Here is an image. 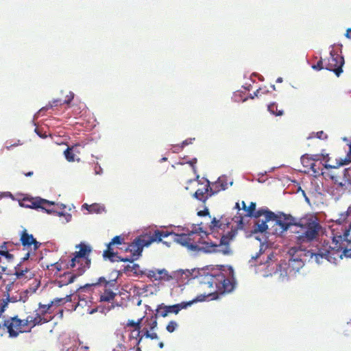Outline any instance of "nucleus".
<instances>
[{
	"label": "nucleus",
	"instance_id": "nucleus-4",
	"mask_svg": "<svg viewBox=\"0 0 351 351\" xmlns=\"http://www.w3.org/2000/svg\"><path fill=\"white\" fill-rule=\"evenodd\" d=\"M53 316L43 317L40 312L37 310L34 316L28 315L26 319H21L17 315L14 317H10L4 319L3 327L6 328V330L9 334V337L15 338L19 336L20 333L24 332L25 327L30 326V329L36 326L41 325L47 323L52 320Z\"/></svg>",
	"mask_w": 351,
	"mask_h": 351
},
{
	"label": "nucleus",
	"instance_id": "nucleus-53",
	"mask_svg": "<svg viewBox=\"0 0 351 351\" xmlns=\"http://www.w3.org/2000/svg\"><path fill=\"white\" fill-rule=\"evenodd\" d=\"M40 138H45L47 136V135L46 134V133H41V132H39V133H36Z\"/></svg>",
	"mask_w": 351,
	"mask_h": 351
},
{
	"label": "nucleus",
	"instance_id": "nucleus-63",
	"mask_svg": "<svg viewBox=\"0 0 351 351\" xmlns=\"http://www.w3.org/2000/svg\"><path fill=\"white\" fill-rule=\"evenodd\" d=\"M167 160V158H165V157H164V158H161V160H161V161H166Z\"/></svg>",
	"mask_w": 351,
	"mask_h": 351
},
{
	"label": "nucleus",
	"instance_id": "nucleus-58",
	"mask_svg": "<svg viewBox=\"0 0 351 351\" xmlns=\"http://www.w3.org/2000/svg\"><path fill=\"white\" fill-rule=\"evenodd\" d=\"M10 302H15L16 301V300L14 298H10Z\"/></svg>",
	"mask_w": 351,
	"mask_h": 351
},
{
	"label": "nucleus",
	"instance_id": "nucleus-56",
	"mask_svg": "<svg viewBox=\"0 0 351 351\" xmlns=\"http://www.w3.org/2000/svg\"><path fill=\"white\" fill-rule=\"evenodd\" d=\"M139 346H140V344H137V343H136V350L135 351H142V350Z\"/></svg>",
	"mask_w": 351,
	"mask_h": 351
},
{
	"label": "nucleus",
	"instance_id": "nucleus-50",
	"mask_svg": "<svg viewBox=\"0 0 351 351\" xmlns=\"http://www.w3.org/2000/svg\"><path fill=\"white\" fill-rule=\"evenodd\" d=\"M310 157H313V158H315L317 162H320L319 161L320 160V156L319 154L312 155V156H310Z\"/></svg>",
	"mask_w": 351,
	"mask_h": 351
},
{
	"label": "nucleus",
	"instance_id": "nucleus-51",
	"mask_svg": "<svg viewBox=\"0 0 351 351\" xmlns=\"http://www.w3.org/2000/svg\"><path fill=\"white\" fill-rule=\"evenodd\" d=\"M346 36L351 40V28L348 29Z\"/></svg>",
	"mask_w": 351,
	"mask_h": 351
},
{
	"label": "nucleus",
	"instance_id": "nucleus-3",
	"mask_svg": "<svg viewBox=\"0 0 351 351\" xmlns=\"http://www.w3.org/2000/svg\"><path fill=\"white\" fill-rule=\"evenodd\" d=\"M203 232L191 231L187 234H173V241L188 250L206 253H219L230 255L232 253L230 245L221 238L219 244L204 241Z\"/></svg>",
	"mask_w": 351,
	"mask_h": 351
},
{
	"label": "nucleus",
	"instance_id": "nucleus-60",
	"mask_svg": "<svg viewBox=\"0 0 351 351\" xmlns=\"http://www.w3.org/2000/svg\"><path fill=\"white\" fill-rule=\"evenodd\" d=\"M33 174V172L32 171H30V172H28L27 173L25 174L26 176H30Z\"/></svg>",
	"mask_w": 351,
	"mask_h": 351
},
{
	"label": "nucleus",
	"instance_id": "nucleus-24",
	"mask_svg": "<svg viewBox=\"0 0 351 351\" xmlns=\"http://www.w3.org/2000/svg\"><path fill=\"white\" fill-rule=\"evenodd\" d=\"M182 273L183 271L180 270L173 272V275H170L165 269H158L157 280L169 281L176 277H178V276L182 274Z\"/></svg>",
	"mask_w": 351,
	"mask_h": 351
},
{
	"label": "nucleus",
	"instance_id": "nucleus-44",
	"mask_svg": "<svg viewBox=\"0 0 351 351\" xmlns=\"http://www.w3.org/2000/svg\"><path fill=\"white\" fill-rule=\"evenodd\" d=\"M147 276L154 280H157L158 269L156 270H149L146 274Z\"/></svg>",
	"mask_w": 351,
	"mask_h": 351
},
{
	"label": "nucleus",
	"instance_id": "nucleus-36",
	"mask_svg": "<svg viewBox=\"0 0 351 351\" xmlns=\"http://www.w3.org/2000/svg\"><path fill=\"white\" fill-rule=\"evenodd\" d=\"M349 214L350 213H349L348 210H347L345 213H341L339 215L338 219H336V222L338 223L339 224H342L343 223H344L346 221V220L347 219V218L349 216Z\"/></svg>",
	"mask_w": 351,
	"mask_h": 351
},
{
	"label": "nucleus",
	"instance_id": "nucleus-16",
	"mask_svg": "<svg viewBox=\"0 0 351 351\" xmlns=\"http://www.w3.org/2000/svg\"><path fill=\"white\" fill-rule=\"evenodd\" d=\"M19 245V244H14L13 242L7 241L3 242L0 246V267L2 271H5L7 269L6 266L1 265L2 258H5L8 263L12 262L14 260V254H12L11 252L14 250V246Z\"/></svg>",
	"mask_w": 351,
	"mask_h": 351
},
{
	"label": "nucleus",
	"instance_id": "nucleus-6",
	"mask_svg": "<svg viewBox=\"0 0 351 351\" xmlns=\"http://www.w3.org/2000/svg\"><path fill=\"white\" fill-rule=\"evenodd\" d=\"M173 234L175 233L167 230H155L152 234L141 235L136 238L128 245L125 251L131 252L132 256L137 259L141 255L144 247H147L154 242H162L163 238L173 236Z\"/></svg>",
	"mask_w": 351,
	"mask_h": 351
},
{
	"label": "nucleus",
	"instance_id": "nucleus-2",
	"mask_svg": "<svg viewBox=\"0 0 351 351\" xmlns=\"http://www.w3.org/2000/svg\"><path fill=\"white\" fill-rule=\"evenodd\" d=\"M339 241H341V237H336L334 246H332L328 241H322L317 245L315 252L306 250L301 246L292 247L289 251L291 258L286 264V274L289 276L295 275L303 267L307 259L314 258L318 264L322 263L324 260L336 264L338 261L343 259V256H350L349 250L344 249L341 251V247L336 245Z\"/></svg>",
	"mask_w": 351,
	"mask_h": 351
},
{
	"label": "nucleus",
	"instance_id": "nucleus-12",
	"mask_svg": "<svg viewBox=\"0 0 351 351\" xmlns=\"http://www.w3.org/2000/svg\"><path fill=\"white\" fill-rule=\"evenodd\" d=\"M254 217L258 219L256 222L257 226L256 231L264 232L268 228L267 223L272 221V219L276 218V215L267 208H261L256 210Z\"/></svg>",
	"mask_w": 351,
	"mask_h": 351
},
{
	"label": "nucleus",
	"instance_id": "nucleus-43",
	"mask_svg": "<svg viewBox=\"0 0 351 351\" xmlns=\"http://www.w3.org/2000/svg\"><path fill=\"white\" fill-rule=\"evenodd\" d=\"M64 276L67 278V284H71V283H73L74 281H75V279L77 277V275L75 274H72L71 273H67V274H64Z\"/></svg>",
	"mask_w": 351,
	"mask_h": 351
},
{
	"label": "nucleus",
	"instance_id": "nucleus-26",
	"mask_svg": "<svg viewBox=\"0 0 351 351\" xmlns=\"http://www.w3.org/2000/svg\"><path fill=\"white\" fill-rule=\"evenodd\" d=\"M315 160H316L315 158H313V157H310V156L308 154L303 155L301 157V162H302V165L304 166V167H305L306 169L305 170V171L309 172V169L311 167H313V164Z\"/></svg>",
	"mask_w": 351,
	"mask_h": 351
},
{
	"label": "nucleus",
	"instance_id": "nucleus-54",
	"mask_svg": "<svg viewBox=\"0 0 351 351\" xmlns=\"http://www.w3.org/2000/svg\"><path fill=\"white\" fill-rule=\"evenodd\" d=\"M241 204H242V209H243V210H244L245 211V210H246V208H247V206H246V204H245V202H244V201H243V202H241Z\"/></svg>",
	"mask_w": 351,
	"mask_h": 351
},
{
	"label": "nucleus",
	"instance_id": "nucleus-27",
	"mask_svg": "<svg viewBox=\"0 0 351 351\" xmlns=\"http://www.w3.org/2000/svg\"><path fill=\"white\" fill-rule=\"evenodd\" d=\"M145 324L147 326L145 328H148L149 331L154 330L158 326L156 316L152 315L149 317H147Z\"/></svg>",
	"mask_w": 351,
	"mask_h": 351
},
{
	"label": "nucleus",
	"instance_id": "nucleus-39",
	"mask_svg": "<svg viewBox=\"0 0 351 351\" xmlns=\"http://www.w3.org/2000/svg\"><path fill=\"white\" fill-rule=\"evenodd\" d=\"M221 225L222 224L220 220L217 219L215 217H214L210 222V228L211 229H214L215 228H220Z\"/></svg>",
	"mask_w": 351,
	"mask_h": 351
},
{
	"label": "nucleus",
	"instance_id": "nucleus-41",
	"mask_svg": "<svg viewBox=\"0 0 351 351\" xmlns=\"http://www.w3.org/2000/svg\"><path fill=\"white\" fill-rule=\"evenodd\" d=\"M312 68L314 70L320 71L323 69H325V65H324L323 60L321 58L316 64H313Z\"/></svg>",
	"mask_w": 351,
	"mask_h": 351
},
{
	"label": "nucleus",
	"instance_id": "nucleus-20",
	"mask_svg": "<svg viewBox=\"0 0 351 351\" xmlns=\"http://www.w3.org/2000/svg\"><path fill=\"white\" fill-rule=\"evenodd\" d=\"M124 243V238L121 236L114 237L111 241L107 245V248L104 251L103 256L105 258H108L110 261H114L113 257L115 256L117 252H114L113 246L115 245H121Z\"/></svg>",
	"mask_w": 351,
	"mask_h": 351
},
{
	"label": "nucleus",
	"instance_id": "nucleus-52",
	"mask_svg": "<svg viewBox=\"0 0 351 351\" xmlns=\"http://www.w3.org/2000/svg\"><path fill=\"white\" fill-rule=\"evenodd\" d=\"M121 258H123V257L118 256L117 254L115 255V256L113 257V260H114L113 262H114V261H121Z\"/></svg>",
	"mask_w": 351,
	"mask_h": 351
},
{
	"label": "nucleus",
	"instance_id": "nucleus-35",
	"mask_svg": "<svg viewBox=\"0 0 351 351\" xmlns=\"http://www.w3.org/2000/svg\"><path fill=\"white\" fill-rule=\"evenodd\" d=\"M64 154L66 159L69 162L74 161L75 155L71 148H69V147L66 148V150L64 152Z\"/></svg>",
	"mask_w": 351,
	"mask_h": 351
},
{
	"label": "nucleus",
	"instance_id": "nucleus-42",
	"mask_svg": "<svg viewBox=\"0 0 351 351\" xmlns=\"http://www.w3.org/2000/svg\"><path fill=\"white\" fill-rule=\"evenodd\" d=\"M221 184V186L224 188V190L228 188V182L225 177H221L218 179V184Z\"/></svg>",
	"mask_w": 351,
	"mask_h": 351
},
{
	"label": "nucleus",
	"instance_id": "nucleus-5",
	"mask_svg": "<svg viewBox=\"0 0 351 351\" xmlns=\"http://www.w3.org/2000/svg\"><path fill=\"white\" fill-rule=\"evenodd\" d=\"M322 229L320 223L313 218L301 219L297 221L292 232L298 234L296 243L302 245L304 243H310L317 239Z\"/></svg>",
	"mask_w": 351,
	"mask_h": 351
},
{
	"label": "nucleus",
	"instance_id": "nucleus-47",
	"mask_svg": "<svg viewBox=\"0 0 351 351\" xmlns=\"http://www.w3.org/2000/svg\"><path fill=\"white\" fill-rule=\"evenodd\" d=\"M209 214V211L208 208H205L203 210H200L197 213V215L200 217L206 216Z\"/></svg>",
	"mask_w": 351,
	"mask_h": 351
},
{
	"label": "nucleus",
	"instance_id": "nucleus-40",
	"mask_svg": "<svg viewBox=\"0 0 351 351\" xmlns=\"http://www.w3.org/2000/svg\"><path fill=\"white\" fill-rule=\"evenodd\" d=\"M314 136H311L308 137V139L311 138H316V139H326L327 138L326 133H314Z\"/></svg>",
	"mask_w": 351,
	"mask_h": 351
},
{
	"label": "nucleus",
	"instance_id": "nucleus-30",
	"mask_svg": "<svg viewBox=\"0 0 351 351\" xmlns=\"http://www.w3.org/2000/svg\"><path fill=\"white\" fill-rule=\"evenodd\" d=\"M168 315L169 314L167 312V305H165L164 304H161L157 306L156 313L154 315L156 316V317H158V316L165 317Z\"/></svg>",
	"mask_w": 351,
	"mask_h": 351
},
{
	"label": "nucleus",
	"instance_id": "nucleus-15",
	"mask_svg": "<svg viewBox=\"0 0 351 351\" xmlns=\"http://www.w3.org/2000/svg\"><path fill=\"white\" fill-rule=\"evenodd\" d=\"M53 204L54 202L41 198H24L21 203V205L25 208L34 209L41 208L42 210H45L47 213L52 212L49 207Z\"/></svg>",
	"mask_w": 351,
	"mask_h": 351
},
{
	"label": "nucleus",
	"instance_id": "nucleus-31",
	"mask_svg": "<svg viewBox=\"0 0 351 351\" xmlns=\"http://www.w3.org/2000/svg\"><path fill=\"white\" fill-rule=\"evenodd\" d=\"M237 234V230L236 229H232L230 231L228 232L227 234L223 235L221 238L223 239V241L226 242L230 245V241L233 240Z\"/></svg>",
	"mask_w": 351,
	"mask_h": 351
},
{
	"label": "nucleus",
	"instance_id": "nucleus-34",
	"mask_svg": "<svg viewBox=\"0 0 351 351\" xmlns=\"http://www.w3.org/2000/svg\"><path fill=\"white\" fill-rule=\"evenodd\" d=\"M247 214L246 216L248 217H254V214L256 213V203L251 202L250 206L247 207L246 210Z\"/></svg>",
	"mask_w": 351,
	"mask_h": 351
},
{
	"label": "nucleus",
	"instance_id": "nucleus-17",
	"mask_svg": "<svg viewBox=\"0 0 351 351\" xmlns=\"http://www.w3.org/2000/svg\"><path fill=\"white\" fill-rule=\"evenodd\" d=\"M275 221V224L280 226L282 232H285L288 229L294 230L295 225L297 224V220L291 215H286L284 213L280 215H276V218L272 219Z\"/></svg>",
	"mask_w": 351,
	"mask_h": 351
},
{
	"label": "nucleus",
	"instance_id": "nucleus-45",
	"mask_svg": "<svg viewBox=\"0 0 351 351\" xmlns=\"http://www.w3.org/2000/svg\"><path fill=\"white\" fill-rule=\"evenodd\" d=\"M195 141V138H190L182 141L181 145L184 148L185 146L192 144L193 141Z\"/></svg>",
	"mask_w": 351,
	"mask_h": 351
},
{
	"label": "nucleus",
	"instance_id": "nucleus-14",
	"mask_svg": "<svg viewBox=\"0 0 351 351\" xmlns=\"http://www.w3.org/2000/svg\"><path fill=\"white\" fill-rule=\"evenodd\" d=\"M116 282V279L107 280L104 277H100L96 282L92 283L91 285L97 286L103 284L105 287V289L104 293L100 295V301L110 302L114 299L117 294L110 290V288L114 287Z\"/></svg>",
	"mask_w": 351,
	"mask_h": 351
},
{
	"label": "nucleus",
	"instance_id": "nucleus-29",
	"mask_svg": "<svg viewBox=\"0 0 351 351\" xmlns=\"http://www.w3.org/2000/svg\"><path fill=\"white\" fill-rule=\"evenodd\" d=\"M267 109L270 113L276 116H282L284 114V111L282 110H278L277 104L274 102L269 104Z\"/></svg>",
	"mask_w": 351,
	"mask_h": 351
},
{
	"label": "nucleus",
	"instance_id": "nucleus-18",
	"mask_svg": "<svg viewBox=\"0 0 351 351\" xmlns=\"http://www.w3.org/2000/svg\"><path fill=\"white\" fill-rule=\"evenodd\" d=\"M351 232V223H350L348 228H345L343 234L342 235H337L334 234L332 237V242L330 243V244L332 246H334V241L336 237H341V241H339V243H337V245H336L337 247L338 245L341 247L342 249L341 251L344 250V249H348L350 250V256H344L345 258H351V238L348 239V236L350 234V232Z\"/></svg>",
	"mask_w": 351,
	"mask_h": 351
},
{
	"label": "nucleus",
	"instance_id": "nucleus-25",
	"mask_svg": "<svg viewBox=\"0 0 351 351\" xmlns=\"http://www.w3.org/2000/svg\"><path fill=\"white\" fill-rule=\"evenodd\" d=\"M122 272L125 274L128 272H132L136 276H143L145 274V273L141 270L139 265L136 263H134L132 265H128L124 266L123 269H122Z\"/></svg>",
	"mask_w": 351,
	"mask_h": 351
},
{
	"label": "nucleus",
	"instance_id": "nucleus-55",
	"mask_svg": "<svg viewBox=\"0 0 351 351\" xmlns=\"http://www.w3.org/2000/svg\"><path fill=\"white\" fill-rule=\"evenodd\" d=\"M134 337H136V332H132H132H131V334H130V338H133V339H134Z\"/></svg>",
	"mask_w": 351,
	"mask_h": 351
},
{
	"label": "nucleus",
	"instance_id": "nucleus-46",
	"mask_svg": "<svg viewBox=\"0 0 351 351\" xmlns=\"http://www.w3.org/2000/svg\"><path fill=\"white\" fill-rule=\"evenodd\" d=\"M134 260H136V258L133 257L132 256L131 257H125L121 259V262H130L133 263Z\"/></svg>",
	"mask_w": 351,
	"mask_h": 351
},
{
	"label": "nucleus",
	"instance_id": "nucleus-11",
	"mask_svg": "<svg viewBox=\"0 0 351 351\" xmlns=\"http://www.w3.org/2000/svg\"><path fill=\"white\" fill-rule=\"evenodd\" d=\"M325 69L333 71L337 77L343 72L342 66L344 64V58L337 51L331 50L330 57L325 60Z\"/></svg>",
	"mask_w": 351,
	"mask_h": 351
},
{
	"label": "nucleus",
	"instance_id": "nucleus-61",
	"mask_svg": "<svg viewBox=\"0 0 351 351\" xmlns=\"http://www.w3.org/2000/svg\"><path fill=\"white\" fill-rule=\"evenodd\" d=\"M282 79L281 77H278L277 80H276V82H282Z\"/></svg>",
	"mask_w": 351,
	"mask_h": 351
},
{
	"label": "nucleus",
	"instance_id": "nucleus-7",
	"mask_svg": "<svg viewBox=\"0 0 351 351\" xmlns=\"http://www.w3.org/2000/svg\"><path fill=\"white\" fill-rule=\"evenodd\" d=\"M76 247H78L80 250L74 253V257L67 265L66 269L73 268L78 265L79 273L77 276H79L84 272L86 267H89L90 260L88 259V256L91 250L89 246L84 243L79 244Z\"/></svg>",
	"mask_w": 351,
	"mask_h": 351
},
{
	"label": "nucleus",
	"instance_id": "nucleus-22",
	"mask_svg": "<svg viewBox=\"0 0 351 351\" xmlns=\"http://www.w3.org/2000/svg\"><path fill=\"white\" fill-rule=\"evenodd\" d=\"M324 167L326 169H337L340 166L346 165L351 162V143L349 145V152L344 158L337 160L335 164H329V158L325 159Z\"/></svg>",
	"mask_w": 351,
	"mask_h": 351
},
{
	"label": "nucleus",
	"instance_id": "nucleus-33",
	"mask_svg": "<svg viewBox=\"0 0 351 351\" xmlns=\"http://www.w3.org/2000/svg\"><path fill=\"white\" fill-rule=\"evenodd\" d=\"M142 332H143V337L151 339H158V335L156 332H151L148 328H143L142 330Z\"/></svg>",
	"mask_w": 351,
	"mask_h": 351
},
{
	"label": "nucleus",
	"instance_id": "nucleus-8",
	"mask_svg": "<svg viewBox=\"0 0 351 351\" xmlns=\"http://www.w3.org/2000/svg\"><path fill=\"white\" fill-rule=\"evenodd\" d=\"M22 263L20 262L15 267V271L12 274L8 275L6 277L3 278V282L5 286L7 291H10L14 289V286L16 282V280L21 282L27 281L31 279L34 274L29 271L27 267L23 268L22 267Z\"/></svg>",
	"mask_w": 351,
	"mask_h": 351
},
{
	"label": "nucleus",
	"instance_id": "nucleus-13",
	"mask_svg": "<svg viewBox=\"0 0 351 351\" xmlns=\"http://www.w3.org/2000/svg\"><path fill=\"white\" fill-rule=\"evenodd\" d=\"M195 180L197 181L198 184L201 185L202 187H199L193 196L195 199L205 203L210 197L213 195V190L210 187V182L207 179L202 182V180H199V176H197Z\"/></svg>",
	"mask_w": 351,
	"mask_h": 351
},
{
	"label": "nucleus",
	"instance_id": "nucleus-48",
	"mask_svg": "<svg viewBox=\"0 0 351 351\" xmlns=\"http://www.w3.org/2000/svg\"><path fill=\"white\" fill-rule=\"evenodd\" d=\"M53 265L58 271H60L62 269L61 263H60L59 262L55 263Z\"/></svg>",
	"mask_w": 351,
	"mask_h": 351
},
{
	"label": "nucleus",
	"instance_id": "nucleus-38",
	"mask_svg": "<svg viewBox=\"0 0 351 351\" xmlns=\"http://www.w3.org/2000/svg\"><path fill=\"white\" fill-rule=\"evenodd\" d=\"M213 190V195L221 191H224V188L221 186V184H218V180L212 184V186H210Z\"/></svg>",
	"mask_w": 351,
	"mask_h": 351
},
{
	"label": "nucleus",
	"instance_id": "nucleus-37",
	"mask_svg": "<svg viewBox=\"0 0 351 351\" xmlns=\"http://www.w3.org/2000/svg\"><path fill=\"white\" fill-rule=\"evenodd\" d=\"M178 327V324L175 321H171L167 325L166 329L169 332H173Z\"/></svg>",
	"mask_w": 351,
	"mask_h": 351
},
{
	"label": "nucleus",
	"instance_id": "nucleus-19",
	"mask_svg": "<svg viewBox=\"0 0 351 351\" xmlns=\"http://www.w3.org/2000/svg\"><path fill=\"white\" fill-rule=\"evenodd\" d=\"M73 97H74V94L72 92H69V95H67L66 96V99L63 101H62V100L60 99H53L51 102H49L47 105L41 108L38 111V112L36 113L35 117H38L40 116H44L45 114V112L47 110L52 109L53 107H56L58 106H62V104H69L71 102V101L73 99Z\"/></svg>",
	"mask_w": 351,
	"mask_h": 351
},
{
	"label": "nucleus",
	"instance_id": "nucleus-21",
	"mask_svg": "<svg viewBox=\"0 0 351 351\" xmlns=\"http://www.w3.org/2000/svg\"><path fill=\"white\" fill-rule=\"evenodd\" d=\"M65 302L64 298H56L48 304H38V311L43 317H49L48 315L53 313L52 308L54 305L59 306Z\"/></svg>",
	"mask_w": 351,
	"mask_h": 351
},
{
	"label": "nucleus",
	"instance_id": "nucleus-9",
	"mask_svg": "<svg viewBox=\"0 0 351 351\" xmlns=\"http://www.w3.org/2000/svg\"><path fill=\"white\" fill-rule=\"evenodd\" d=\"M21 244L15 245V247H23V250L27 251L25 255L21 258V262L27 261L32 256L35 254V252L40 247V243L34 238L32 234L27 232L26 230H23L20 237ZM18 244V243H16Z\"/></svg>",
	"mask_w": 351,
	"mask_h": 351
},
{
	"label": "nucleus",
	"instance_id": "nucleus-49",
	"mask_svg": "<svg viewBox=\"0 0 351 351\" xmlns=\"http://www.w3.org/2000/svg\"><path fill=\"white\" fill-rule=\"evenodd\" d=\"M173 149H174L173 152H178L180 150L183 149V147H182V145H177L173 146Z\"/></svg>",
	"mask_w": 351,
	"mask_h": 351
},
{
	"label": "nucleus",
	"instance_id": "nucleus-32",
	"mask_svg": "<svg viewBox=\"0 0 351 351\" xmlns=\"http://www.w3.org/2000/svg\"><path fill=\"white\" fill-rule=\"evenodd\" d=\"M321 166H322V162H317L316 160H315L314 164H313V167H311L309 169V172L311 171L312 173L315 176H317V175H319L321 173L322 170Z\"/></svg>",
	"mask_w": 351,
	"mask_h": 351
},
{
	"label": "nucleus",
	"instance_id": "nucleus-59",
	"mask_svg": "<svg viewBox=\"0 0 351 351\" xmlns=\"http://www.w3.org/2000/svg\"><path fill=\"white\" fill-rule=\"evenodd\" d=\"M158 346L160 348H162L164 347V343L162 342H160L158 343Z\"/></svg>",
	"mask_w": 351,
	"mask_h": 351
},
{
	"label": "nucleus",
	"instance_id": "nucleus-28",
	"mask_svg": "<svg viewBox=\"0 0 351 351\" xmlns=\"http://www.w3.org/2000/svg\"><path fill=\"white\" fill-rule=\"evenodd\" d=\"M82 206L85 207L90 213H100L104 210V208L98 204H93L91 205L84 204Z\"/></svg>",
	"mask_w": 351,
	"mask_h": 351
},
{
	"label": "nucleus",
	"instance_id": "nucleus-57",
	"mask_svg": "<svg viewBox=\"0 0 351 351\" xmlns=\"http://www.w3.org/2000/svg\"><path fill=\"white\" fill-rule=\"evenodd\" d=\"M235 208L237 210H241V208H240V204L239 202H237L236 204H235Z\"/></svg>",
	"mask_w": 351,
	"mask_h": 351
},
{
	"label": "nucleus",
	"instance_id": "nucleus-1",
	"mask_svg": "<svg viewBox=\"0 0 351 351\" xmlns=\"http://www.w3.org/2000/svg\"><path fill=\"white\" fill-rule=\"evenodd\" d=\"M223 269H213L210 271L208 269L202 271L199 275V282L210 288V292L207 294H201L195 299L185 302L167 306L168 314H178L181 310L186 308L194 302H203L206 298H210V300H217L221 296L231 293L235 288V281L234 278V269L232 267L226 268L221 266Z\"/></svg>",
	"mask_w": 351,
	"mask_h": 351
},
{
	"label": "nucleus",
	"instance_id": "nucleus-62",
	"mask_svg": "<svg viewBox=\"0 0 351 351\" xmlns=\"http://www.w3.org/2000/svg\"><path fill=\"white\" fill-rule=\"evenodd\" d=\"M3 322L2 323H0V329H1V328H3V329H4V330H5V329H6V328H3Z\"/></svg>",
	"mask_w": 351,
	"mask_h": 351
},
{
	"label": "nucleus",
	"instance_id": "nucleus-64",
	"mask_svg": "<svg viewBox=\"0 0 351 351\" xmlns=\"http://www.w3.org/2000/svg\"><path fill=\"white\" fill-rule=\"evenodd\" d=\"M162 243L169 247V244L167 241H163Z\"/></svg>",
	"mask_w": 351,
	"mask_h": 351
},
{
	"label": "nucleus",
	"instance_id": "nucleus-10",
	"mask_svg": "<svg viewBox=\"0 0 351 351\" xmlns=\"http://www.w3.org/2000/svg\"><path fill=\"white\" fill-rule=\"evenodd\" d=\"M328 176L332 180L336 189L343 193L351 191V171L350 169H345L338 173L331 171L329 172Z\"/></svg>",
	"mask_w": 351,
	"mask_h": 351
},
{
	"label": "nucleus",
	"instance_id": "nucleus-23",
	"mask_svg": "<svg viewBox=\"0 0 351 351\" xmlns=\"http://www.w3.org/2000/svg\"><path fill=\"white\" fill-rule=\"evenodd\" d=\"M142 321L143 318L138 319L136 322L133 319H130L126 324L128 327L134 328L132 332H136V337H134V338L136 340L137 344H140L143 338V336L141 335V332H142V330H141Z\"/></svg>",
	"mask_w": 351,
	"mask_h": 351
}]
</instances>
